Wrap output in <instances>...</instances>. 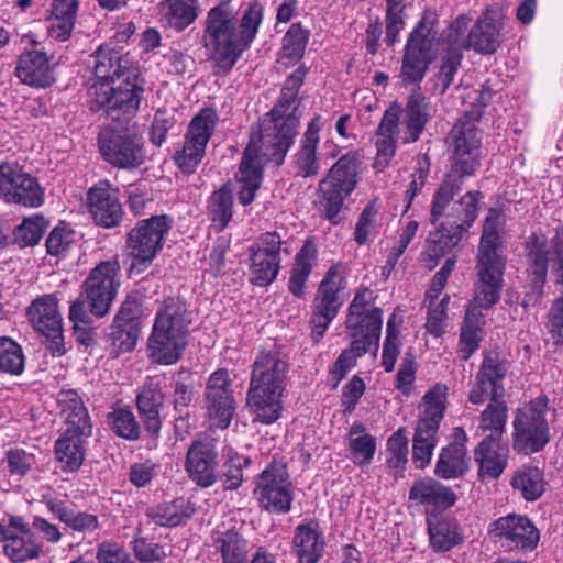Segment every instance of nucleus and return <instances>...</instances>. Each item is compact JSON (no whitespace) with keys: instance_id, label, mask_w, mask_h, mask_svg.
<instances>
[{"instance_id":"1","label":"nucleus","mask_w":563,"mask_h":563,"mask_svg":"<svg viewBox=\"0 0 563 563\" xmlns=\"http://www.w3.org/2000/svg\"><path fill=\"white\" fill-rule=\"evenodd\" d=\"M305 76L306 70L297 68L287 78L283 98L252 130L238 174L239 201L243 206L255 198L262 183L263 165L269 162L277 166L283 164L292 144L299 124L294 113V100Z\"/></svg>"},{"instance_id":"2","label":"nucleus","mask_w":563,"mask_h":563,"mask_svg":"<svg viewBox=\"0 0 563 563\" xmlns=\"http://www.w3.org/2000/svg\"><path fill=\"white\" fill-rule=\"evenodd\" d=\"M262 8L251 4L239 21L229 4L211 8L203 21L202 43L211 57L222 67L232 68L251 46L262 22Z\"/></svg>"},{"instance_id":"3","label":"nucleus","mask_w":563,"mask_h":563,"mask_svg":"<svg viewBox=\"0 0 563 563\" xmlns=\"http://www.w3.org/2000/svg\"><path fill=\"white\" fill-rule=\"evenodd\" d=\"M191 313L180 298H167L159 306L147 340L150 357L162 365L177 363L187 345Z\"/></svg>"},{"instance_id":"4","label":"nucleus","mask_w":563,"mask_h":563,"mask_svg":"<svg viewBox=\"0 0 563 563\" xmlns=\"http://www.w3.org/2000/svg\"><path fill=\"white\" fill-rule=\"evenodd\" d=\"M552 413L543 396L518 408L514 420V449L523 454L541 451L550 441L549 417Z\"/></svg>"},{"instance_id":"5","label":"nucleus","mask_w":563,"mask_h":563,"mask_svg":"<svg viewBox=\"0 0 563 563\" xmlns=\"http://www.w3.org/2000/svg\"><path fill=\"white\" fill-rule=\"evenodd\" d=\"M91 90L96 104L104 109L112 121H128L139 109L143 81L136 69L125 70L115 84L92 85Z\"/></svg>"},{"instance_id":"6","label":"nucleus","mask_w":563,"mask_h":563,"mask_svg":"<svg viewBox=\"0 0 563 563\" xmlns=\"http://www.w3.org/2000/svg\"><path fill=\"white\" fill-rule=\"evenodd\" d=\"M346 288L345 271L341 263H335L323 275L312 301L310 319L311 336L319 342L327 332L330 323L339 313Z\"/></svg>"},{"instance_id":"7","label":"nucleus","mask_w":563,"mask_h":563,"mask_svg":"<svg viewBox=\"0 0 563 563\" xmlns=\"http://www.w3.org/2000/svg\"><path fill=\"white\" fill-rule=\"evenodd\" d=\"M167 216H154L140 221L129 233L128 254L132 258L131 271L143 272L162 250L165 235L172 228Z\"/></svg>"},{"instance_id":"8","label":"nucleus","mask_w":563,"mask_h":563,"mask_svg":"<svg viewBox=\"0 0 563 563\" xmlns=\"http://www.w3.org/2000/svg\"><path fill=\"white\" fill-rule=\"evenodd\" d=\"M283 255H290L287 242L276 232H265L250 249V280L264 287L271 285L280 271Z\"/></svg>"},{"instance_id":"9","label":"nucleus","mask_w":563,"mask_h":563,"mask_svg":"<svg viewBox=\"0 0 563 563\" xmlns=\"http://www.w3.org/2000/svg\"><path fill=\"white\" fill-rule=\"evenodd\" d=\"M99 148L106 162L132 169L144 162L142 136L132 128H107L99 134Z\"/></svg>"},{"instance_id":"10","label":"nucleus","mask_w":563,"mask_h":563,"mask_svg":"<svg viewBox=\"0 0 563 563\" xmlns=\"http://www.w3.org/2000/svg\"><path fill=\"white\" fill-rule=\"evenodd\" d=\"M360 161L355 153L343 155L330 169L329 176L320 183L324 197L327 218L338 222V216L344 199L354 190L357 184Z\"/></svg>"},{"instance_id":"11","label":"nucleus","mask_w":563,"mask_h":563,"mask_svg":"<svg viewBox=\"0 0 563 563\" xmlns=\"http://www.w3.org/2000/svg\"><path fill=\"white\" fill-rule=\"evenodd\" d=\"M217 121L218 115L212 109H202L191 120L185 141L174 156L176 165L183 173L192 174L201 163Z\"/></svg>"},{"instance_id":"12","label":"nucleus","mask_w":563,"mask_h":563,"mask_svg":"<svg viewBox=\"0 0 563 563\" xmlns=\"http://www.w3.org/2000/svg\"><path fill=\"white\" fill-rule=\"evenodd\" d=\"M435 32L432 26L421 21L410 34L405 54L400 76L405 82H420L435 57Z\"/></svg>"},{"instance_id":"13","label":"nucleus","mask_w":563,"mask_h":563,"mask_svg":"<svg viewBox=\"0 0 563 563\" xmlns=\"http://www.w3.org/2000/svg\"><path fill=\"white\" fill-rule=\"evenodd\" d=\"M0 198L7 203L38 208L44 202V190L37 179L13 163L0 164Z\"/></svg>"},{"instance_id":"14","label":"nucleus","mask_w":563,"mask_h":563,"mask_svg":"<svg viewBox=\"0 0 563 563\" xmlns=\"http://www.w3.org/2000/svg\"><path fill=\"white\" fill-rule=\"evenodd\" d=\"M449 140L452 147L450 170L465 176L474 174L479 166L481 132L467 114L454 124Z\"/></svg>"},{"instance_id":"15","label":"nucleus","mask_w":563,"mask_h":563,"mask_svg":"<svg viewBox=\"0 0 563 563\" xmlns=\"http://www.w3.org/2000/svg\"><path fill=\"white\" fill-rule=\"evenodd\" d=\"M119 271L117 262L106 261L89 273L82 285V295L92 314L103 317L109 312L120 285Z\"/></svg>"},{"instance_id":"16","label":"nucleus","mask_w":563,"mask_h":563,"mask_svg":"<svg viewBox=\"0 0 563 563\" xmlns=\"http://www.w3.org/2000/svg\"><path fill=\"white\" fill-rule=\"evenodd\" d=\"M290 486L286 466L273 463L262 472L254 493L264 509L283 514L290 510L292 501Z\"/></svg>"},{"instance_id":"17","label":"nucleus","mask_w":563,"mask_h":563,"mask_svg":"<svg viewBox=\"0 0 563 563\" xmlns=\"http://www.w3.org/2000/svg\"><path fill=\"white\" fill-rule=\"evenodd\" d=\"M205 409L211 426L220 429L229 427L235 401L228 371L218 369L210 375L205 390Z\"/></svg>"},{"instance_id":"18","label":"nucleus","mask_w":563,"mask_h":563,"mask_svg":"<svg viewBox=\"0 0 563 563\" xmlns=\"http://www.w3.org/2000/svg\"><path fill=\"white\" fill-rule=\"evenodd\" d=\"M505 264V260L477 258L478 282L475 284V295L467 310H474V313L484 316L483 310H487L498 302Z\"/></svg>"},{"instance_id":"19","label":"nucleus","mask_w":563,"mask_h":563,"mask_svg":"<svg viewBox=\"0 0 563 563\" xmlns=\"http://www.w3.org/2000/svg\"><path fill=\"white\" fill-rule=\"evenodd\" d=\"M373 291L360 289L349 306L346 329L350 336L366 335L372 340H379L383 313L372 306Z\"/></svg>"},{"instance_id":"20","label":"nucleus","mask_w":563,"mask_h":563,"mask_svg":"<svg viewBox=\"0 0 563 563\" xmlns=\"http://www.w3.org/2000/svg\"><path fill=\"white\" fill-rule=\"evenodd\" d=\"M0 533L3 551L11 562L22 563L41 555L42 544L35 540L23 518L11 516L7 526H0Z\"/></svg>"},{"instance_id":"21","label":"nucleus","mask_w":563,"mask_h":563,"mask_svg":"<svg viewBox=\"0 0 563 563\" xmlns=\"http://www.w3.org/2000/svg\"><path fill=\"white\" fill-rule=\"evenodd\" d=\"M88 210L97 224L113 228L122 219L119 190L108 180H100L87 194Z\"/></svg>"},{"instance_id":"22","label":"nucleus","mask_w":563,"mask_h":563,"mask_svg":"<svg viewBox=\"0 0 563 563\" xmlns=\"http://www.w3.org/2000/svg\"><path fill=\"white\" fill-rule=\"evenodd\" d=\"M26 319L32 329L46 338H57L63 331L58 294L34 298L26 308Z\"/></svg>"},{"instance_id":"23","label":"nucleus","mask_w":563,"mask_h":563,"mask_svg":"<svg viewBox=\"0 0 563 563\" xmlns=\"http://www.w3.org/2000/svg\"><path fill=\"white\" fill-rule=\"evenodd\" d=\"M506 375V367L499 361L497 354L487 355L478 373L475 376L474 385L470 391L468 400L472 404H483L485 400L490 399L497 401L504 396V387L501 380Z\"/></svg>"},{"instance_id":"24","label":"nucleus","mask_w":563,"mask_h":563,"mask_svg":"<svg viewBox=\"0 0 563 563\" xmlns=\"http://www.w3.org/2000/svg\"><path fill=\"white\" fill-rule=\"evenodd\" d=\"M165 379L161 376L147 377L136 395L139 415L147 432L157 437L162 427L161 409L165 400Z\"/></svg>"},{"instance_id":"25","label":"nucleus","mask_w":563,"mask_h":563,"mask_svg":"<svg viewBox=\"0 0 563 563\" xmlns=\"http://www.w3.org/2000/svg\"><path fill=\"white\" fill-rule=\"evenodd\" d=\"M490 532L496 537L508 541L511 548L531 551L539 542V530L526 517L519 515H508L500 517L492 522Z\"/></svg>"},{"instance_id":"26","label":"nucleus","mask_w":563,"mask_h":563,"mask_svg":"<svg viewBox=\"0 0 563 563\" xmlns=\"http://www.w3.org/2000/svg\"><path fill=\"white\" fill-rule=\"evenodd\" d=\"M401 107L393 103L384 112L380 123L375 134L376 156L374 168L378 172L384 170L396 154L397 142L399 139Z\"/></svg>"},{"instance_id":"27","label":"nucleus","mask_w":563,"mask_h":563,"mask_svg":"<svg viewBox=\"0 0 563 563\" xmlns=\"http://www.w3.org/2000/svg\"><path fill=\"white\" fill-rule=\"evenodd\" d=\"M288 363L275 347L262 351L253 365L250 385L284 390Z\"/></svg>"},{"instance_id":"28","label":"nucleus","mask_w":563,"mask_h":563,"mask_svg":"<svg viewBox=\"0 0 563 563\" xmlns=\"http://www.w3.org/2000/svg\"><path fill=\"white\" fill-rule=\"evenodd\" d=\"M217 453L209 442L194 441L188 448L185 470L189 477L202 487H210L216 483Z\"/></svg>"},{"instance_id":"29","label":"nucleus","mask_w":563,"mask_h":563,"mask_svg":"<svg viewBox=\"0 0 563 563\" xmlns=\"http://www.w3.org/2000/svg\"><path fill=\"white\" fill-rule=\"evenodd\" d=\"M321 126V117L316 115L299 141L298 150L294 156V166L299 176H316L321 168L320 155L317 151Z\"/></svg>"},{"instance_id":"30","label":"nucleus","mask_w":563,"mask_h":563,"mask_svg":"<svg viewBox=\"0 0 563 563\" xmlns=\"http://www.w3.org/2000/svg\"><path fill=\"white\" fill-rule=\"evenodd\" d=\"M503 26L499 14L493 10H486L471 29L467 47L482 54L495 53L501 43Z\"/></svg>"},{"instance_id":"31","label":"nucleus","mask_w":563,"mask_h":563,"mask_svg":"<svg viewBox=\"0 0 563 563\" xmlns=\"http://www.w3.org/2000/svg\"><path fill=\"white\" fill-rule=\"evenodd\" d=\"M412 506L449 508L456 501L454 492L431 477L416 481L408 494Z\"/></svg>"},{"instance_id":"32","label":"nucleus","mask_w":563,"mask_h":563,"mask_svg":"<svg viewBox=\"0 0 563 563\" xmlns=\"http://www.w3.org/2000/svg\"><path fill=\"white\" fill-rule=\"evenodd\" d=\"M404 112V143H413L422 134L426 124L431 120L434 108L430 100L420 92H413L408 98Z\"/></svg>"},{"instance_id":"33","label":"nucleus","mask_w":563,"mask_h":563,"mask_svg":"<svg viewBox=\"0 0 563 563\" xmlns=\"http://www.w3.org/2000/svg\"><path fill=\"white\" fill-rule=\"evenodd\" d=\"M318 264V250L314 243L307 239L294 257L289 271L288 290L296 298H303L307 292L308 279Z\"/></svg>"},{"instance_id":"34","label":"nucleus","mask_w":563,"mask_h":563,"mask_svg":"<svg viewBox=\"0 0 563 563\" xmlns=\"http://www.w3.org/2000/svg\"><path fill=\"white\" fill-rule=\"evenodd\" d=\"M284 390L250 385L247 406L254 420L264 424L275 422L282 415V397Z\"/></svg>"},{"instance_id":"35","label":"nucleus","mask_w":563,"mask_h":563,"mask_svg":"<svg viewBox=\"0 0 563 563\" xmlns=\"http://www.w3.org/2000/svg\"><path fill=\"white\" fill-rule=\"evenodd\" d=\"M324 539L314 521L299 525L294 538V548L300 563H318L324 551Z\"/></svg>"},{"instance_id":"36","label":"nucleus","mask_w":563,"mask_h":563,"mask_svg":"<svg viewBox=\"0 0 563 563\" xmlns=\"http://www.w3.org/2000/svg\"><path fill=\"white\" fill-rule=\"evenodd\" d=\"M16 75L22 82L34 87L44 88L54 81L48 58L38 51L27 52L20 57Z\"/></svg>"},{"instance_id":"37","label":"nucleus","mask_w":563,"mask_h":563,"mask_svg":"<svg viewBox=\"0 0 563 563\" xmlns=\"http://www.w3.org/2000/svg\"><path fill=\"white\" fill-rule=\"evenodd\" d=\"M91 64L96 77L93 85L104 82L111 86L123 77V71L135 69L129 66V60L122 58L119 52L108 47H100L91 56Z\"/></svg>"},{"instance_id":"38","label":"nucleus","mask_w":563,"mask_h":563,"mask_svg":"<svg viewBox=\"0 0 563 563\" xmlns=\"http://www.w3.org/2000/svg\"><path fill=\"white\" fill-rule=\"evenodd\" d=\"M140 334V323L135 311L123 306L111 325L112 345L118 353L132 351Z\"/></svg>"},{"instance_id":"39","label":"nucleus","mask_w":563,"mask_h":563,"mask_svg":"<svg viewBox=\"0 0 563 563\" xmlns=\"http://www.w3.org/2000/svg\"><path fill=\"white\" fill-rule=\"evenodd\" d=\"M57 401L67 423L65 431L73 430L79 434L91 435L90 418L79 395L75 390H63L59 393Z\"/></svg>"},{"instance_id":"40","label":"nucleus","mask_w":563,"mask_h":563,"mask_svg":"<svg viewBox=\"0 0 563 563\" xmlns=\"http://www.w3.org/2000/svg\"><path fill=\"white\" fill-rule=\"evenodd\" d=\"M528 258L530 261L529 277L530 284L537 296H540L545 283L549 250L544 235L532 234L526 243Z\"/></svg>"},{"instance_id":"41","label":"nucleus","mask_w":563,"mask_h":563,"mask_svg":"<svg viewBox=\"0 0 563 563\" xmlns=\"http://www.w3.org/2000/svg\"><path fill=\"white\" fill-rule=\"evenodd\" d=\"M470 461L464 443L455 441L442 449L434 473L444 479L461 477L468 471Z\"/></svg>"},{"instance_id":"42","label":"nucleus","mask_w":563,"mask_h":563,"mask_svg":"<svg viewBox=\"0 0 563 563\" xmlns=\"http://www.w3.org/2000/svg\"><path fill=\"white\" fill-rule=\"evenodd\" d=\"M440 423L420 417L416 427L412 446V461L418 468L426 467L438 442Z\"/></svg>"},{"instance_id":"43","label":"nucleus","mask_w":563,"mask_h":563,"mask_svg":"<svg viewBox=\"0 0 563 563\" xmlns=\"http://www.w3.org/2000/svg\"><path fill=\"white\" fill-rule=\"evenodd\" d=\"M162 21L168 26L183 31L197 19L198 0H163L159 4Z\"/></svg>"},{"instance_id":"44","label":"nucleus","mask_w":563,"mask_h":563,"mask_svg":"<svg viewBox=\"0 0 563 563\" xmlns=\"http://www.w3.org/2000/svg\"><path fill=\"white\" fill-rule=\"evenodd\" d=\"M78 0H54L52 4L48 33L52 38H69L76 20Z\"/></svg>"},{"instance_id":"45","label":"nucleus","mask_w":563,"mask_h":563,"mask_svg":"<svg viewBox=\"0 0 563 563\" xmlns=\"http://www.w3.org/2000/svg\"><path fill=\"white\" fill-rule=\"evenodd\" d=\"M90 435L79 434L77 431H65L55 442V454L68 471L78 470L85 460V440Z\"/></svg>"},{"instance_id":"46","label":"nucleus","mask_w":563,"mask_h":563,"mask_svg":"<svg viewBox=\"0 0 563 563\" xmlns=\"http://www.w3.org/2000/svg\"><path fill=\"white\" fill-rule=\"evenodd\" d=\"M350 338L352 339L350 347L340 354L331 369L336 384L355 366L356 360L367 353L372 346L375 352L378 350L379 340H372L366 335Z\"/></svg>"},{"instance_id":"47","label":"nucleus","mask_w":563,"mask_h":563,"mask_svg":"<svg viewBox=\"0 0 563 563\" xmlns=\"http://www.w3.org/2000/svg\"><path fill=\"white\" fill-rule=\"evenodd\" d=\"M376 439L365 431V427L355 422L349 430V457L358 466L368 465L376 452Z\"/></svg>"},{"instance_id":"48","label":"nucleus","mask_w":563,"mask_h":563,"mask_svg":"<svg viewBox=\"0 0 563 563\" xmlns=\"http://www.w3.org/2000/svg\"><path fill=\"white\" fill-rule=\"evenodd\" d=\"M475 461L478 463V475L482 478L498 477L507 464L506 454L499 451L498 442L484 439L475 450Z\"/></svg>"},{"instance_id":"49","label":"nucleus","mask_w":563,"mask_h":563,"mask_svg":"<svg viewBox=\"0 0 563 563\" xmlns=\"http://www.w3.org/2000/svg\"><path fill=\"white\" fill-rule=\"evenodd\" d=\"M431 545L448 551L461 541L457 522L451 517L432 515L428 518Z\"/></svg>"},{"instance_id":"50","label":"nucleus","mask_w":563,"mask_h":563,"mask_svg":"<svg viewBox=\"0 0 563 563\" xmlns=\"http://www.w3.org/2000/svg\"><path fill=\"white\" fill-rule=\"evenodd\" d=\"M503 214L496 209H489L483 227L477 258L505 260L498 252L500 246L498 230L504 225Z\"/></svg>"},{"instance_id":"51","label":"nucleus","mask_w":563,"mask_h":563,"mask_svg":"<svg viewBox=\"0 0 563 563\" xmlns=\"http://www.w3.org/2000/svg\"><path fill=\"white\" fill-rule=\"evenodd\" d=\"M544 478L538 467L522 466L511 478V486L526 500H536L544 492Z\"/></svg>"},{"instance_id":"52","label":"nucleus","mask_w":563,"mask_h":563,"mask_svg":"<svg viewBox=\"0 0 563 563\" xmlns=\"http://www.w3.org/2000/svg\"><path fill=\"white\" fill-rule=\"evenodd\" d=\"M308 40L309 31L300 23L292 24L283 38L279 63L287 67L299 60L305 54Z\"/></svg>"},{"instance_id":"53","label":"nucleus","mask_w":563,"mask_h":563,"mask_svg":"<svg viewBox=\"0 0 563 563\" xmlns=\"http://www.w3.org/2000/svg\"><path fill=\"white\" fill-rule=\"evenodd\" d=\"M464 177L465 175L450 170L440 184L434 194L431 208V222L433 224L444 214L454 196L461 190Z\"/></svg>"},{"instance_id":"54","label":"nucleus","mask_w":563,"mask_h":563,"mask_svg":"<svg viewBox=\"0 0 563 563\" xmlns=\"http://www.w3.org/2000/svg\"><path fill=\"white\" fill-rule=\"evenodd\" d=\"M209 218L211 228L217 232L222 231L233 216V197L231 190L221 188L214 191L209 199Z\"/></svg>"},{"instance_id":"55","label":"nucleus","mask_w":563,"mask_h":563,"mask_svg":"<svg viewBox=\"0 0 563 563\" xmlns=\"http://www.w3.org/2000/svg\"><path fill=\"white\" fill-rule=\"evenodd\" d=\"M507 422V406L504 401H493L481 415L479 429L484 432L489 431L485 439H492V442H498L505 432Z\"/></svg>"},{"instance_id":"56","label":"nucleus","mask_w":563,"mask_h":563,"mask_svg":"<svg viewBox=\"0 0 563 563\" xmlns=\"http://www.w3.org/2000/svg\"><path fill=\"white\" fill-rule=\"evenodd\" d=\"M484 316L474 313V310H466L464 322L461 329V351L467 360L478 347L482 340Z\"/></svg>"},{"instance_id":"57","label":"nucleus","mask_w":563,"mask_h":563,"mask_svg":"<svg viewBox=\"0 0 563 563\" xmlns=\"http://www.w3.org/2000/svg\"><path fill=\"white\" fill-rule=\"evenodd\" d=\"M216 543L223 563H246V541L236 531L219 532Z\"/></svg>"},{"instance_id":"58","label":"nucleus","mask_w":563,"mask_h":563,"mask_svg":"<svg viewBox=\"0 0 563 563\" xmlns=\"http://www.w3.org/2000/svg\"><path fill=\"white\" fill-rule=\"evenodd\" d=\"M25 356L19 343L9 336H0V369L19 376L24 372Z\"/></svg>"},{"instance_id":"59","label":"nucleus","mask_w":563,"mask_h":563,"mask_svg":"<svg viewBox=\"0 0 563 563\" xmlns=\"http://www.w3.org/2000/svg\"><path fill=\"white\" fill-rule=\"evenodd\" d=\"M457 239L454 235L446 234L442 231H437L431 234L427 241L426 251L423 253V261L429 269L434 268L439 260L446 255L456 244Z\"/></svg>"},{"instance_id":"60","label":"nucleus","mask_w":563,"mask_h":563,"mask_svg":"<svg viewBox=\"0 0 563 563\" xmlns=\"http://www.w3.org/2000/svg\"><path fill=\"white\" fill-rule=\"evenodd\" d=\"M108 420L117 435L130 441L139 439L140 426L131 409H113V411L109 413Z\"/></svg>"},{"instance_id":"61","label":"nucleus","mask_w":563,"mask_h":563,"mask_svg":"<svg viewBox=\"0 0 563 563\" xmlns=\"http://www.w3.org/2000/svg\"><path fill=\"white\" fill-rule=\"evenodd\" d=\"M184 507L185 500L177 499L172 503L151 508L147 511V516L156 525L175 527L179 525L184 518L189 517V514L184 510Z\"/></svg>"},{"instance_id":"62","label":"nucleus","mask_w":563,"mask_h":563,"mask_svg":"<svg viewBox=\"0 0 563 563\" xmlns=\"http://www.w3.org/2000/svg\"><path fill=\"white\" fill-rule=\"evenodd\" d=\"M448 396V387L444 384H437L423 396L422 418L431 419L441 423Z\"/></svg>"},{"instance_id":"63","label":"nucleus","mask_w":563,"mask_h":563,"mask_svg":"<svg viewBox=\"0 0 563 563\" xmlns=\"http://www.w3.org/2000/svg\"><path fill=\"white\" fill-rule=\"evenodd\" d=\"M45 228L46 223L43 217L25 218L14 231V241L20 246L35 245L40 242Z\"/></svg>"},{"instance_id":"64","label":"nucleus","mask_w":563,"mask_h":563,"mask_svg":"<svg viewBox=\"0 0 563 563\" xmlns=\"http://www.w3.org/2000/svg\"><path fill=\"white\" fill-rule=\"evenodd\" d=\"M387 463L391 468L402 471L408 456V438L405 429H398L387 441Z\"/></svg>"}]
</instances>
